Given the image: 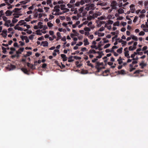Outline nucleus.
<instances>
[{
	"instance_id": "21",
	"label": "nucleus",
	"mask_w": 148,
	"mask_h": 148,
	"mask_svg": "<svg viewBox=\"0 0 148 148\" xmlns=\"http://www.w3.org/2000/svg\"><path fill=\"white\" fill-rule=\"evenodd\" d=\"M123 49V48L122 47H121L119 49H118L117 50V52L121 54L122 52V50Z\"/></svg>"
},
{
	"instance_id": "47",
	"label": "nucleus",
	"mask_w": 148,
	"mask_h": 148,
	"mask_svg": "<svg viewBox=\"0 0 148 148\" xmlns=\"http://www.w3.org/2000/svg\"><path fill=\"white\" fill-rule=\"evenodd\" d=\"M92 18H93V16H88L87 18V19L89 21H90Z\"/></svg>"
},
{
	"instance_id": "51",
	"label": "nucleus",
	"mask_w": 148,
	"mask_h": 148,
	"mask_svg": "<svg viewBox=\"0 0 148 148\" xmlns=\"http://www.w3.org/2000/svg\"><path fill=\"white\" fill-rule=\"evenodd\" d=\"M114 23V22L112 20H109L108 21V23L109 24H112Z\"/></svg>"
},
{
	"instance_id": "20",
	"label": "nucleus",
	"mask_w": 148,
	"mask_h": 148,
	"mask_svg": "<svg viewBox=\"0 0 148 148\" xmlns=\"http://www.w3.org/2000/svg\"><path fill=\"white\" fill-rule=\"evenodd\" d=\"M118 12L119 14H121L124 13V10L123 9L120 8L118 10Z\"/></svg>"
},
{
	"instance_id": "11",
	"label": "nucleus",
	"mask_w": 148,
	"mask_h": 148,
	"mask_svg": "<svg viewBox=\"0 0 148 148\" xmlns=\"http://www.w3.org/2000/svg\"><path fill=\"white\" fill-rule=\"evenodd\" d=\"M73 58V56H69L68 58V62H71L74 61V59H72V58Z\"/></svg>"
},
{
	"instance_id": "37",
	"label": "nucleus",
	"mask_w": 148,
	"mask_h": 148,
	"mask_svg": "<svg viewBox=\"0 0 148 148\" xmlns=\"http://www.w3.org/2000/svg\"><path fill=\"white\" fill-rule=\"evenodd\" d=\"M110 44L109 43L107 44L104 46V49L107 48L108 47H109V46H110Z\"/></svg>"
},
{
	"instance_id": "56",
	"label": "nucleus",
	"mask_w": 148,
	"mask_h": 148,
	"mask_svg": "<svg viewBox=\"0 0 148 148\" xmlns=\"http://www.w3.org/2000/svg\"><path fill=\"white\" fill-rule=\"evenodd\" d=\"M136 69V68L135 67H132L130 68V72H132L133 70H135Z\"/></svg>"
},
{
	"instance_id": "9",
	"label": "nucleus",
	"mask_w": 148,
	"mask_h": 148,
	"mask_svg": "<svg viewBox=\"0 0 148 148\" xmlns=\"http://www.w3.org/2000/svg\"><path fill=\"white\" fill-rule=\"evenodd\" d=\"M21 70L25 74L29 75L28 71L27 69L25 68H22L21 69Z\"/></svg>"
},
{
	"instance_id": "39",
	"label": "nucleus",
	"mask_w": 148,
	"mask_h": 148,
	"mask_svg": "<svg viewBox=\"0 0 148 148\" xmlns=\"http://www.w3.org/2000/svg\"><path fill=\"white\" fill-rule=\"evenodd\" d=\"M69 11V10L67 8H65V10H64L62 11L63 13H64L65 12H68Z\"/></svg>"
},
{
	"instance_id": "59",
	"label": "nucleus",
	"mask_w": 148,
	"mask_h": 148,
	"mask_svg": "<svg viewBox=\"0 0 148 148\" xmlns=\"http://www.w3.org/2000/svg\"><path fill=\"white\" fill-rule=\"evenodd\" d=\"M57 35L58 38H60L61 37V34L59 32H58L57 33Z\"/></svg>"
},
{
	"instance_id": "30",
	"label": "nucleus",
	"mask_w": 148,
	"mask_h": 148,
	"mask_svg": "<svg viewBox=\"0 0 148 148\" xmlns=\"http://www.w3.org/2000/svg\"><path fill=\"white\" fill-rule=\"evenodd\" d=\"M18 21V20L16 18H14L12 20V22L13 23H16Z\"/></svg>"
},
{
	"instance_id": "2",
	"label": "nucleus",
	"mask_w": 148,
	"mask_h": 148,
	"mask_svg": "<svg viewBox=\"0 0 148 148\" xmlns=\"http://www.w3.org/2000/svg\"><path fill=\"white\" fill-rule=\"evenodd\" d=\"M130 10L132 13H134L135 10V7L134 5L133 4L130 6Z\"/></svg>"
},
{
	"instance_id": "8",
	"label": "nucleus",
	"mask_w": 148,
	"mask_h": 148,
	"mask_svg": "<svg viewBox=\"0 0 148 148\" xmlns=\"http://www.w3.org/2000/svg\"><path fill=\"white\" fill-rule=\"evenodd\" d=\"M13 13V12L10 11L9 10H8L6 11L5 12V14H6V15L7 16H10Z\"/></svg>"
},
{
	"instance_id": "36",
	"label": "nucleus",
	"mask_w": 148,
	"mask_h": 148,
	"mask_svg": "<svg viewBox=\"0 0 148 148\" xmlns=\"http://www.w3.org/2000/svg\"><path fill=\"white\" fill-rule=\"evenodd\" d=\"M21 10V8H15L14 10L13 11V12H17V11L20 10Z\"/></svg>"
},
{
	"instance_id": "44",
	"label": "nucleus",
	"mask_w": 148,
	"mask_h": 148,
	"mask_svg": "<svg viewBox=\"0 0 148 148\" xmlns=\"http://www.w3.org/2000/svg\"><path fill=\"white\" fill-rule=\"evenodd\" d=\"M86 3H93V0H85Z\"/></svg>"
},
{
	"instance_id": "49",
	"label": "nucleus",
	"mask_w": 148,
	"mask_h": 148,
	"mask_svg": "<svg viewBox=\"0 0 148 148\" xmlns=\"http://www.w3.org/2000/svg\"><path fill=\"white\" fill-rule=\"evenodd\" d=\"M104 23V22L103 21H101L99 23L98 25V27H100L101 26V24Z\"/></svg>"
},
{
	"instance_id": "64",
	"label": "nucleus",
	"mask_w": 148,
	"mask_h": 148,
	"mask_svg": "<svg viewBox=\"0 0 148 148\" xmlns=\"http://www.w3.org/2000/svg\"><path fill=\"white\" fill-rule=\"evenodd\" d=\"M60 18L61 20H63L65 19V17L64 16H60Z\"/></svg>"
},
{
	"instance_id": "58",
	"label": "nucleus",
	"mask_w": 148,
	"mask_h": 148,
	"mask_svg": "<svg viewBox=\"0 0 148 148\" xmlns=\"http://www.w3.org/2000/svg\"><path fill=\"white\" fill-rule=\"evenodd\" d=\"M83 44V43L82 42L80 41L79 42V43L76 44L77 46H80Z\"/></svg>"
},
{
	"instance_id": "63",
	"label": "nucleus",
	"mask_w": 148,
	"mask_h": 148,
	"mask_svg": "<svg viewBox=\"0 0 148 148\" xmlns=\"http://www.w3.org/2000/svg\"><path fill=\"white\" fill-rule=\"evenodd\" d=\"M147 48V47L146 46H144L142 48V50L144 51L146 50Z\"/></svg>"
},
{
	"instance_id": "17",
	"label": "nucleus",
	"mask_w": 148,
	"mask_h": 148,
	"mask_svg": "<svg viewBox=\"0 0 148 148\" xmlns=\"http://www.w3.org/2000/svg\"><path fill=\"white\" fill-rule=\"evenodd\" d=\"M86 63H87L88 66H91L92 68H93L94 67V66L93 64L90 63V61H88L86 62Z\"/></svg>"
},
{
	"instance_id": "61",
	"label": "nucleus",
	"mask_w": 148,
	"mask_h": 148,
	"mask_svg": "<svg viewBox=\"0 0 148 148\" xmlns=\"http://www.w3.org/2000/svg\"><path fill=\"white\" fill-rule=\"evenodd\" d=\"M54 18V16H53V15H50L49 17V20H51V19H52L53 18Z\"/></svg>"
},
{
	"instance_id": "18",
	"label": "nucleus",
	"mask_w": 148,
	"mask_h": 148,
	"mask_svg": "<svg viewBox=\"0 0 148 148\" xmlns=\"http://www.w3.org/2000/svg\"><path fill=\"white\" fill-rule=\"evenodd\" d=\"M32 52L30 51H28L27 52V53L26 55H24V57H26L27 56H29L30 55L32 54Z\"/></svg>"
},
{
	"instance_id": "45",
	"label": "nucleus",
	"mask_w": 148,
	"mask_h": 148,
	"mask_svg": "<svg viewBox=\"0 0 148 148\" xmlns=\"http://www.w3.org/2000/svg\"><path fill=\"white\" fill-rule=\"evenodd\" d=\"M90 47L92 48L95 49H98V47H97L95 45H92Z\"/></svg>"
},
{
	"instance_id": "6",
	"label": "nucleus",
	"mask_w": 148,
	"mask_h": 148,
	"mask_svg": "<svg viewBox=\"0 0 148 148\" xmlns=\"http://www.w3.org/2000/svg\"><path fill=\"white\" fill-rule=\"evenodd\" d=\"M61 56L63 59V60L64 61H65L67 60V57H66V55L64 54H61Z\"/></svg>"
},
{
	"instance_id": "33",
	"label": "nucleus",
	"mask_w": 148,
	"mask_h": 148,
	"mask_svg": "<svg viewBox=\"0 0 148 148\" xmlns=\"http://www.w3.org/2000/svg\"><path fill=\"white\" fill-rule=\"evenodd\" d=\"M104 35V33H98V36L99 37H101L103 36Z\"/></svg>"
},
{
	"instance_id": "15",
	"label": "nucleus",
	"mask_w": 148,
	"mask_h": 148,
	"mask_svg": "<svg viewBox=\"0 0 148 148\" xmlns=\"http://www.w3.org/2000/svg\"><path fill=\"white\" fill-rule=\"evenodd\" d=\"M131 37L132 39L133 40H134L136 41H138V38L136 36H134L133 35H131Z\"/></svg>"
},
{
	"instance_id": "5",
	"label": "nucleus",
	"mask_w": 148,
	"mask_h": 148,
	"mask_svg": "<svg viewBox=\"0 0 148 148\" xmlns=\"http://www.w3.org/2000/svg\"><path fill=\"white\" fill-rule=\"evenodd\" d=\"M43 47H47L48 46V43L47 41H42L41 42V45H42Z\"/></svg>"
},
{
	"instance_id": "14",
	"label": "nucleus",
	"mask_w": 148,
	"mask_h": 148,
	"mask_svg": "<svg viewBox=\"0 0 148 148\" xmlns=\"http://www.w3.org/2000/svg\"><path fill=\"white\" fill-rule=\"evenodd\" d=\"M129 51H127L125 53V57L128 58H130V56H129Z\"/></svg>"
},
{
	"instance_id": "4",
	"label": "nucleus",
	"mask_w": 148,
	"mask_h": 148,
	"mask_svg": "<svg viewBox=\"0 0 148 148\" xmlns=\"http://www.w3.org/2000/svg\"><path fill=\"white\" fill-rule=\"evenodd\" d=\"M27 65L32 69H35V66L32 64H30L29 62L27 63Z\"/></svg>"
},
{
	"instance_id": "52",
	"label": "nucleus",
	"mask_w": 148,
	"mask_h": 148,
	"mask_svg": "<svg viewBox=\"0 0 148 148\" xmlns=\"http://www.w3.org/2000/svg\"><path fill=\"white\" fill-rule=\"evenodd\" d=\"M96 53H98L99 55L100 54L102 55H104V54L103 53V52L102 51H96Z\"/></svg>"
},
{
	"instance_id": "35",
	"label": "nucleus",
	"mask_w": 148,
	"mask_h": 148,
	"mask_svg": "<svg viewBox=\"0 0 148 148\" xmlns=\"http://www.w3.org/2000/svg\"><path fill=\"white\" fill-rule=\"evenodd\" d=\"M84 29L86 31L90 32V29L88 27H85L84 28Z\"/></svg>"
},
{
	"instance_id": "24",
	"label": "nucleus",
	"mask_w": 148,
	"mask_h": 148,
	"mask_svg": "<svg viewBox=\"0 0 148 148\" xmlns=\"http://www.w3.org/2000/svg\"><path fill=\"white\" fill-rule=\"evenodd\" d=\"M88 6H89L90 8H91V10L93 9H94L95 5L93 3H91L89 4Z\"/></svg>"
},
{
	"instance_id": "43",
	"label": "nucleus",
	"mask_w": 148,
	"mask_h": 148,
	"mask_svg": "<svg viewBox=\"0 0 148 148\" xmlns=\"http://www.w3.org/2000/svg\"><path fill=\"white\" fill-rule=\"evenodd\" d=\"M73 58L76 60H80L81 59V58L80 57L75 56H73Z\"/></svg>"
},
{
	"instance_id": "12",
	"label": "nucleus",
	"mask_w": 148,
	"mask_h": 148,
	"mask_svg": "<svg viewBox=\"0 0 148 148\" xmlns=\"http://www.w3.org/2000/svg\"><path fill=\"white\" fill-rule=\"evenodd\" d=\"M119 74H124L125 73V71L124 70H121V71H118L117 72Z\"/></svg>"
},
{
	"instance_id": "19",
	"label": "nucleus",
	"mask_w": 148,
	"mask_h": 148,
	"mask_svg": "<svg viewBox=\"0 0 148 148\" xmlns=\"http://www.w3.org/2000/svg\"><path fill=\"white\" fill-rule=\"evenodd\" d=\"M96 51L94 49H90V50L89 52H88V53L90 54L92 53H96Z\"/></svg>"
},
{
	"instance_id": "54",
	"label": "nucleus",
	"mask_w": 148,
	"mask_h": 148,
	"mask_svg": "<svg viewBox=\"0 0 148 148\" xmlns=\"http://www.w3.org/2000/svg\"><path fill=\"white\" fill-rule=\"evenodd\" d=\"M96 69H97V72H99L102 69V68L101 67H99V68H96Z\"/></svg>"
},
{
	"instance_id": "25",
	"label": "nucleus",
	"mask_w": 148,
	"mask_h": 148,
	"mask_svg": "<svg viewBox=\"0 0 148 148\" xmlns=\"http://www.w3.org/2000/svg\"><path fill=\"white\" fill-rule=\"evenodd\" d=\"M2 49L3 50V53L5 54L7 52L6 48L3 47H1Z\"/></svg>"
},
{
	"instance_id": "31",
	"label": "nucleus",
	"mask_w": 148,
	"mask_h": 148,
	"mask_svg": "<svg viewBox=\"0 0 148 148\" xmlns=\"http://www.w3.org/2000/svg\"><path fill=\"white\" fill-rule=\"evenodd\" d=\"M119 22L118 21L116 22H115L114 24L113 25L114 26H119Z\"/></svg>"
},
{
	"instance_id": "60",
	"label": "nucleus",
	"mask_w": 148,
	"mask_h": 148,
	"mask_svg": "<svg viewBox=\"0 0 148 148\" xmlns=\"http://www.w3.org/2000/svg\"><path fill=\"white\" fill-rule=\"evenodd\" d=\"M38 13L37 12H36V13H35L34 15V18H36L38 17Z\"/></svg>"
},
{
	"instance_id": "53",
	"label": "nucleus",
	"mask_w": 148,
	"mask_h": 148,
	"mask_svg": "<svg viewBox=\"0 0 148 148\" xmlns=\"http://www.w3.org/2000/svg\"><path fill=\"white\" fill-rule=\"evenodd\" d=\"M81 5H83L85 3L84 1V0H81L80 2H79Z\"/></svg>"
},
{
	"instance_id": "3",
	"label": "nucleus",
	"mask_w": 148,
	"mask_h": 148,
	"mask_svg": "<svg viewBox=\"0 0 148 148\" xmlns=\"http://www.w3.org/2000/svg\"><path fill=\"white\" fill-rule=\"evenodd\" d=\"M24 48L23 47L21 48L18 49V51L16 52V54L17 55H19V54H21V52H23L24 50Z\"/></svg>"
},
{
	"instance_id": "16",
	"label": "nucleus",
	"mask_w": 148,
	"mask_h": 148,
	"mask_svg": "<svg viewBox=\"0 0 148 148\" xmlns=\"http://www.w3.org/2000/svg\"><path fill=\"white\" fill-rule=\"evenodd\" d=\"M139 65L141 66V69H143L144 66H146V64H145L143 62H142L140 63Z\"/></svg>"
},
{
	"instance_id": "7",
	"label": "nucleus",
	"mask_w": 148,
	"mask_h": 148,
	"mask_svg": "<svg viewBox=\"0 0 148 148\" xmlns=\"http://www.w3.org/2000/svg\"><path fill=\"white\" fill-rule=\"evenodd\" d=\"M97 5H100V6H103L107 5V3H104L101 2H98L97 4Z\"/></svg>"
},
{
	"instance_id": "23",
	"label": "nucleus",
	"mask_w": 148,
	"mask_h": 148,
	"mask_svg": "<svg viewBox=\"0 0 148 148\" xmlns=\"http://www.w3.org/2000/svg\"><path fill=\"white\" fill-rule=\"evenodd\" d=\"M18 23L21 24H21H20V25H24L25 24H26V22H24V21L23 20H21L19 21L18 22Z\"/></svg>"
},
{
	"instance_id": "38",
	"label": "nucleus",
	"mask_w": 148,
	"mask_h": 148,
	"mask_svg": "<svg viewBox=\"0 0 148 148\" xmlns=\"http://www.w3.org/2000/svg\"><path fill=\"white\" fill-rule=\"evenodd\" d=\"M103 42L104 43H108L109 42V40H106V38H103Z\"/></svg>"
},
{
	"instance_id": "10",
	"label": "nucleus",
	"mask_w": 148,
	"mask_h": 148,
	"mask_svg": "<svg viewBox=\"0 0 148 148\" xmlns=\"http://www.w3.org/2000/svg\"><path fill=\"white\" fill-rule=\"evenodd\" d=\"M60 7L59 5H56L54 7V10L55 11H56L57 12H58L60 11V9L59 8Z\"/></svg>"
},
{
	"instance_id": "42",
	"label": "nucleus",
	"mask_w": 148,
	"mask_h": 148,
	"mask_svg": "<svg viewBox=\"0 0 148 148\" xmlns=\"http://www.w3.org/2000/svg\"><path fill=\"white\" fill-rule=\"evenodd\" d=\"M138 18V16H135L134 17V20H133V22H134V23L136 22V21H137Z\"/></svg>"
},
{
	"instance_id": "48",
	"label": "nucleus",
	"mask_w": 148,
	"mask_h": 148,
	"mask_svg": "<svg viewBox=\"0 0 148 148\" xmlns=\"http://www.w3.org/2000/svg\"><path fill=\"white\" fill-rule=\"evenodd\" d=\"M25 40L26 43H27L29 42V40L28 39V37L27 36L25 37Z\"/></svg>"
},
{
	"instance_id": "28",
	"label": "nucleus",
	"mask_w": 148,
	"mask_h": 148,
	"mask_svg": "<svg viewBox=\"0 0 148 148\" xmlns=\"http://www.w3.org/2000/svg\"><path fill=\"white\" fill-rule=\"evenodd\" d=\"M101 65V63L99 62H97L96 65L95 66V68H97L99 67V66Z\"/></svg>"
},
{
	"instance_id": "40",
	"label": "nucleus",
	"mask_w": 148,
	"mask_h": 148,
	"mask_svg": "<svg viewBox=\"0 0 148 148\" xmlns=\"http://www.w3.org/2000/svg\"><path fill=\"white\" fill-rule=\"evenodd\" d=\"M34 35L33 34H32L29 37V38L31 40H33L34 38Z\"/></svg>"
},
{
	"instance_id": "32",
	"label": "nucleus",
	"mask_w": 148,
	"mask_h": 148,
	"mask_svg": "<svg viewBox=\"0 0 148 148\" xmlns=\"http://www.w3.org/2000/svg\"><path fill=\"white\" fill-rule=\"evenodd\" d=\"M36 32H37L36 34L38 35H42V34L40 33V29L36 30Z\"/></svg>"
},
{
	"instance_id": "26",
	"label": "nucleus",
	"mask_w": 148,
	"mask_h": 148,
	"mask_svg": "<svg viewBox=\"0 0 148 148\" xmlns=\"http://www.w3.org/2000/svg\"><path fill=\"white\" fill-rule=\"evenodd\" d=\"M100 14H98L97 13H94L93 14L92 16L93 18H97L98 16H99Z\"/></svg>"
},
{
	"instance_id": "34",
	"label": "nucleus",
	"mask_w": 148,
	"mask_h": 148,
	"mask_svg": "<svg viewBox=\"0 0 148 148\" xmlns=\"http://www.w3.org/2000/svg\"><path fill=\"white\" fill-rule=\"evenodd\" d=\"M10 67V70L16 68V66L15 65L11 64Z\"/></svg>"
},
{
	"instance_id": "41",
	"label": "nucleus",
	"mask_w": 148,
	"mask_h": 148,
	"mask_svg": "<svg viewBox=\"0 0 148 148\" xmlns=\"http://www.w3.org/2000/svg\"><path fill=\"white\" fill-rule=\"evenodd\" d=\"M145 32L143 31H141L139 34V36H143L145 35Z\"/></svg>"
},
{
	"instance_id": "57",
	"label": "nucleus",
	"mask_w": 148,
	"mask_h": 148,
	"mask_svg": "<svg viewBox=\"0 0 148 148\" xmlns=\"http://www.w3.org/2000/svg\"><path fill=\"white\" fill-rule=\"evenodd\" d=\"M81 72L82 74H86L87 73V71L86 70H83Z\"/></svg>"
},
{
	"instance_id": "29",
	"label": "nucleus",
	"mask_w": 148,
	"mask_h": 148,
	"mask_svg": "<svg viewBox=\"0 0 148 148\" xmlns=\"http://www.w3.org/2000/svg\"><path fill=\"white\" fill-rule=\"evenodd\" d=\"M19 57H20L19 55H17L16 54L14 55H13L11 56V57L12 58H15L16 57H17V58H18Z\"/></svg>"
},
{
	"instance_id": "55",
	"label": "nucleus",
	"mask_w": 148,
	"mask_h": 148,
	"mask_svg": "<svg viewBox=\"0 0 148 148\" xmlns=\"http://www.w3.org/2000/svg\"><path fill=\"white\" fill-rule=\"evenodd\" d=\"M72 31L73 33H74L76 36H77L78 35V34L76 32V30L75 29H73Z\"/></svg>"
},
{
	"instance_id": "13",
	"label": "nucleus",
	"mask_w": 148,
	"mask_h": 148,
	"mask_svg": "<svg viewBox=\"0 0 148 148\" xmlns=\"http://www.w3.org/2000/svg\"><path fill=\"white\" fill-rule=\"evenodd\" d=\"M84 45L86 46L89 44V42H88V40L87 38L84 39Z\"/></svg>"
},
{
	"instance_id": "1",
	"label": "nucleus",
	"mask_w": 148,
	"mask_h": 148,
	"mask_svg": "<svg viewBox=\"0 0 148 148\" xmlns=\"http://www.w3.org/2000/svg\"><path fill=\"white\" fill-rule=\"evenodd\" d=\"M116 5L117 3L115 1H113L111 3V6L112 9H116Z\"/></svg>"
},
{
	"instance_id": "22",
	"label": "nucleus",
	"mask_w": 148,
	"mask_h": 148,
	"mask_svg": "<svg viewBox=\"0 0 148 148\" xmlns=\"http://www.w3.org/2000/svg\"><path fill=\"white\" fill-rule=\"evenodd\" d=\"M51 0H47V4L49 5L51 7L52 6V4H51Z\"/></svg>"
},
{
	"instance_id": "27",
	"label": "nucleus",
	"mask_w": 148,
	"mask_h": 148,
	"mask_svg": "<svg viewBox=\"0 0 148 148\" xmlns=\"http://www.w3.org/2000/svg\"><path fill=\"white\" fill-rule=\"evenodd\" d=\"M47 24L48 26L50 27H52L53 25V24L50 22H48Z\"/></svg>"
},
{
	"instance_id": "62",
	"label": "nucleus",
	"mask_w": 148,
	"mask_h": 148,
	"mask_svg": "<svg viewBox=\"0 0 148 148\" xmlns=\"http://www.w3.org/2000/svg\"><path fill=\"white\" fill-rule=\"evenodd\" d=\"M80 5L79 2H77L75 4V5L76 6L78 7Z\"/></svg>"
},
{
	"instance_id": "46",
	"label": "nucleus",
	"mask_w": 148,
	"mask_h": 148,
	"mask_svg": "<svg viewBox=\"0 0 148 148\" xmlns=\"http://www.w3.org/2000/svg\"><path fill=\"white\" fill-rule=\"evenodd\" d=\"M142 71L137 70L135 71L134 74H139L140 72H142Z\"/></svg>"
},
{
	"instance_id": "50",
	"label": "nucleus",
	"mask_w": 148,
	"mask_h": 148,
	"mask_svg": "<svg viewBox=\"0 0 148 148\" xmlns=\"http://www.w3.org/2000/svg\"><path fill=\"white\" fill-rule=\"evenodd\" d=\"M104 29L105 28L103 27H102L99 29V31L100 32L103 31L104 30Z\"/></svg>"
}]
</instances>
